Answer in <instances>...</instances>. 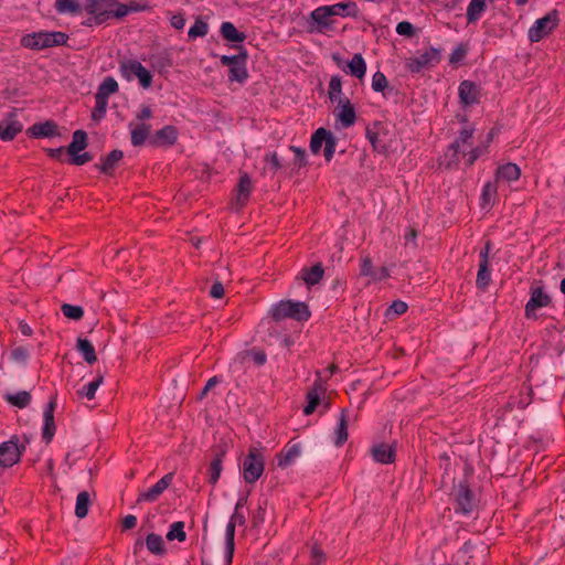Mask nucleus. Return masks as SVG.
Masks as SVG:
<instances>
[{"instance_id": "nucleus-8", "label": "nucleus", "mask_w": 565, "mask_h": 565, "mask_svg": "<svg viewBox=\"0 0 565 565\" xmlns=\"http://www.w3.org/2000/svg\"><path fill=\"white\" fill-rule=\"evenodd\" d=\"M26 447L20 444L17 435L0 444V469H8L17 465L23 456Z\"/></svg>"}, {"instance_id": "nucleus-3", "label": "nucleus", "mask_w": 565, "mask_h": 565, "mask_svg": "<svg viewBox=\"0 0 565 565\" xmlns=\"http://www.w3.org/2000/svg\"><path fill=\"white\" fill-rule=\"evenodd\" d=\"M89 143H68L67 147L44 148L46 154L58 162L83 166L93 160V154L84 151Z\"/></svg>"}, {"instance_id": "nucleus-31", "label": "nucleus", "mask_w": 565, "mask_h": 565, "mask_svg": "<svg viewBox=\"0 0 565 565\" xmlns=\"http://www.w3.org/2000/svg\"><path fill=\"white\" fill-rule=\"evenodd\" d=\"M235 527L236 525L228 521L225 529V562L232 565L235 550Z\"/></svg>"}, {"instance_id": "nucleus-43", "label": "nucleus", "mask_w": 565, "mask_h": 565, "mask_svg": "<svg viewBox=\"0 0 565 565\" xmlns=\"http://www.w3.org/2000/svg\"><path fill=\"white\" fill-rule=\"evenodd\" d=\"M486 7V0H471L466 14L468 22L473 23L478 21Z\"/></svg>"}, {"instance_id": "nucleus-45", "label": "nucleus", "mask_w": 565, "mask_h": 565, "mask_svg": "<svg viewBox=\"0 0 565 565\" xmlns=\"http://www.w3.org/2000/svg\"><path fill=\"white\" fill-rule=\"evenodd\" d=\"M248 77V72L246 68V60L241 58L236 65L230 68L228 78L232 82H244Z\"/></svg>"}, {"instance_id": "nucleus-52", "label": "nucleus", "mask_w": 565, "mask_h": 565, "mask_svg": "<svg viewBox=\"0 0 565 565\" xmlns=\"http://www.w3.org/2000/svg\"><path fill=\"white\" fill-rule=\"evenodd\" d=\"M156 136L160 141H175L178 130L174 126L169 125L160 129Z\"/></svg>"}, {"instance_id": "nucleus-59", "label": "nucleus", "mask_w": 565, "mask_h": 565, "mask_svg": "<svg viewBox=\"0 0 565 565\" xmlns=\"http://www.w3.org/2000/svg\"><path fill=\"white\" fill-rule=\"evenodd\" d=\"M266 162L269 164V169L274 172H277L285 167V162L279 158L277 152L267 154Z\"/></svg>"}, {"instance_id": "nucleus-48", "label": "nucleus", "mask_w": 565, "mask_h": 565, "mask_svg": "<svg viewBox=\"0 0 565 565\" xmlns=\"http://www.w3.org/2000/svg\"><path fill=\"white\" fill-rule=\"evenodd\" d=\"M131 127V141H146L150 135V126L145 122L130 125Z\"/></svg>"}, {"instance_id": "nucleus-32", "label": "nucleus", "mask_w": 565, "mask_h": 565, "mask_svg": "<svg viewBox=\"0 0 565 565\" xmlns=\"http://www.w3.org/2000/svg\"><path fill=\"white\" fill-rule=\"evenodd\" d=\"M76 349L86 363L92 365L97 361L95 348L88 339L79 337L76 342Z\"/></svg>"}, {"instance_id": "nucleus-25", "label": "nucleus", "mask_w": 565, "mask_h": 565, "mask_svg": "<svg viewBox=\"0 0 565 565\" xmlns=\"http://www.w3.org/2000/svg\"><path fill=\"white\" fill-rule=\"evenodd\" d=\"M521 177V169L516 163L507 162L504 164L498 166L494 173V181L497 183L503 182H514L518 181Z\"/></svg>"}, {"instance_id": "nucleus-34", "label": "nucleus", "mask_w": 565, "mask_h": 565, "mask_svg": "<svg viewBox=\"0 0 565 565\" xmlns=\"http://www.w3.org/2000/svg\"><path fill=\"white\" fill-rule=\"evenodd\" d=\"M388 125L386 122L376 121L366 129L369 141H380L390 138Z\"/></svg>"}, {"instance_id": "nucleus-28", "label": "nucleus", "mask_w": 565, "mask_h": 565, "mask_svg": "<svg viewBox=\"0 0 565 565\" xmlns=\"http://www.w3.org/2000/svg\"><path fill=\"white\" fill-rule=\"evenodd\" d=\"M23 126L13 116L8 117L0 121V139L12 140L19 132H21Z\"/></svg>"}, {"instance_id": "nucleus-39", "label": "nucleus", "mask_w": 565, "mask_h": 565, "mask_svg": "<svg viewBox=\"0 0 565 565\" xmlns=\"http://www.w3.org/2000/svg\"><path fill=\"white\" fill-rule=\"evenodd\" d=\"M104 382V374L100 372L97 373L96 377L84 385L81 390L77 391V395L82 397H86L87 399H93L95 397L96 391Z\"/></svg>"}, {"instance_id": "nucleus-14", "label": "nucleus", "mask_w": 565, "mask_h": 565, "mask_svg": "<svg viewBox=\"0 0 565 565\" xmlns=\"http://www.w3.org/2000/svg\"><path fill=\"white\" fill-rule=\"evenodd\" d=\"M29 138L41 139V138H60L65 139L68 137L67 129H61L58 125L53 120H46L44 122H38L31 126L26 130Z\"/></svg>"}, {"instance_id": "nucleus-16", "label": "nucleus", "mask_w": 565, "mask_h": 565, "mask_svg": "<svg viewBox=\"0 0 565 565\" xmlns=\"http://www.w3.org/2000/svg\"><path fill=\"white\" fill-rule=\"evenodd\" d=\"M460 552L467 555L466 565H483L489 555V546L484 542L473 543L468 540Z\"/></svg>"}, {"instance_id": "nucleus-9", "label": "nucleus", "mask_w": 565, "mask_h": 565, "mask_svg": "<svg viewBox=\"0 0 565 565\" xmlns=\"http://www.w3.org/2000/svg\"><path fill=\"white\" fill-rule=\"evenodd\" d=\"M119 71L127 81L138 78L143 88H149L152 84L151 73L136 60H124L119 64Z\"/></svg>"}, {"instance_id": "nucleus-51", "label": "nucleus", "mask_w": 565, "mask_h": 565, "mask_svg": "<svg viewBox=\"0 0 565 565\" xmlns=\"http://www.w3.org/2000/svg\"><path fill=\"white\" fill-rule=\"evenodd\" d=\"M207 31H209L207 24L203 20L196 19L194 24L190 28L188 35L190 39H196L199 36L206 35Z\"/></svg>"}, {"instance_id": "nucleus-24", "label": "nucleus", "mask_w": 565, "mask_h": 565, "mask_svg": "<svg viewBox=\"0 0 565 565\" xmlns=\"http://www.w3.org/2000/svg\"><path fill=\"white\" fill-rule=\"evenodd\" d=\"M301 455V446L299 443L289 441L287 445L276 455L277 466L286 468L291 465Z\"/></svg>"}, {"instance_id": "nucleus-13", "label": "nucleus", "mask_w": 565, "mask_h": 565, "mask_svg": "<svg viewBox=\"0 0 565 565\" xmlns=\"http://www.w3.org/2000/svg\"><path fill=\"white\" fill-rule=\"evenodd\" d=\"M253 182L247 172H242L235 188L232 192L231 204L235 211L243 210L250 198L253 192Z\"/></svg>"}, {"instance_id": "nucleus-2", "label": "nucleus", "mask_w": 565, "mask_h": 565, "mask_svg": "<svg viewBox=\"0 0 565 565\" xmlns=\"http://www.w3.org/2000/svg\"><path fill=\"white\" fill-rule=\"evenodd\" d=\"M137 3L131 1L129 4L119 3L118 0H87L86 11L94 15L95 22L102 24L109 18H124L129 12L139 11Z\"/></svg>"}, {"instance_id": "nucleus-63", "label": "nucleus", "mask_w": 565, "mask_h": 565, "mask_svg": "<svg viewBox=\"0 0 565 565\" xmlns=\"http://www.w3.org/2000/svg\"><path fill=\"white\" fill-rule=\"evenodd\" d=\"M255 365L263 366L267 362V354L264 350L253 349L248 352Z\"/></svg>"}, {"instance_id": "nucleus-61", "label": "nucleus", "mask_w": 565, "mask_h": 565, "mask_svg": "<svg viewBox=\"0 0 565 565\" xmlns=\"http://www.w3.org/2000/svg\"><path fill=\"white\" fill-rule=\"evenodd\" d=\"M95 102L96 104L94 110L92 111V117L96 120L105 115L108 102L102 98H95Z\"/></svg>"}, {"instance_id": "nucleus-10", "label": "nucleus", "mask_w": 565, "mask_h": 565, "mask_svg": "<svg viewBox=\"0 0 565 565\" xmlns=\"http://www.w3.org/2000/svg\"><path fill=\"white\" fill-rule=\"evenodd\" d=\"M228 444L226 441H220L215 445H213L210 449L211 451V462L207 468V482L212 484L213 487L216 486V483L220 480V477L223 471V462L224 458L226 457L228 452Z\"/></svg>"}, {"instance_id": "nucleus-18", "label": "nucleus", "mask_w": 565, "mask_h": 565, "mask_svg": "<svg viewBox=\"0 0 565 565\" xmlns=\"http://www.w3.org/2000/svg\"><path fill=\"white\" fill-rule=\"evenodd\" d=\"M335 15L331 6H322L315 9L311 12V20L313 22V26L311 31L323 33L327 30L332 28L333 21L332 17Z\"/></svg>"}, {"instance_id": "nucleus-44", "label": "nucleus", "mask_w": 565, "mask_h": 565, "mask_svg": "<svg viewBox=\"0 0 565 565\" xmlns=\"http://www.w3.org/2000/svg\"><path fill=\"white\" fill-rule=\"evenodd\" d=\"M268 501L265 499L259 501L257 509L252 513L250 523L253 529H260L265 523Z\"/></svg>"}, {"instance_id": "nucleus-37", "label": "nucleus", "mask_w": 565, "mask_h": 565, "mask_svg": "<svg viewBox=\"0 0 565 565\" xmlns=\"http://www.w3.org/2000/svg\"><path fill=\"white\" fill-rule=\"evenodd\" d=\"M92 505L90 494L88 491H82L77 494L75 503V515L78 519H84L88 514L89 507Z\"/></svg>"}, {"instance_id": "nucleus-35", "label": "nucleus", "mask_w": 565, "mask_h": 565, "mask_svg": "<svg viewBox=\"0 0 565 565\" xmlns=\"http://www.w3.org/2000/svg\"><path fill=\"white\" fill-rule=\"evenodd\" d=\"M220 32L228 42L241 43L246 39L245 33L239 32L232 22H223Z\"/></svg>"}, {"instance_id": "nucleus-62", "label": "nucleus", "mask_w": 565, "mask_h": 565, "mask_svg": "<svg viewBox=\"0 0 565 565\" xmlns=\"http://www.w3.org/2000/svg\"><path fill=\"white\" fill-rule=\"evenodd\" d=\"M310 141H333V138L331 131L321 127L312 134Z\"/></svg>"}, {"instance_id": "nucleus-29", "label": "nucleus", "mask_w": 565, "mask_h": 565, "mask_svg": "<svg viewBox=\"0 0 565 565\" xmlns=\"http://www.w3.org/2000/svg\"><path fill=\"white\" fill-rule=\"evenodd\" d=\"M301 279L308 287H312L320 282L324 275V268L321 263H317L311 267H303L300 271Z\"/></svg>"}, {"instance_id": "nucleus-5", "label": "nucleus", "mask_w": 565, "mask_h": 565, "mask_svg": "<svg viewBox=\"0 0 565 565\" xmlns=\"http://www.w3.org/2000/svg\"><path fill=\"white\" fill-rule=\"evenodd\" d=\"M67 34L64 32H33L20 39L22 47L33 51H41L47 47L64 45L67 42Z\"/></svg>"}, {"instance_id": "nucleus-30", "label": "nucleus", "mask_w": 565, "mask_h": 565, "mask_svg": "<svg viewBox=\"0 0 565 565\" xmlns=\"http://www.w3.org/2000/svg\"><path fill=\"white\" fill-rule=\"evenodd\" d=\"M498 195L497 182L488 181L483 184L480 195V207L482 210H489L493 206L494 200Z\"/></svg>"}, {"instance_id": "nucleus-6", "label": "nucleus", "mask_w": 565, "mask_h": 565, "mask_svg": "<svg viewBox=\"0 0 565 565\" xmlns=\"http://www.w3.org/2000/svg\"><path fill=\"white\" fill-rule=\"evenodd\" d=\"M265 456L260 448L250 446L242 463V477L246 483L254 484L264 473Z\"/></svg>"}, {"instance_id": "nucleus-64", "label": "nucleus", "mask_w": 565, "mask_h": 565, "mask_svg": "<svg viewBox=\"0 0 565 565\" xmlns=\"http://www.w3.org/2000/svg\"><path fill=\"white\" fill-rule=\"evenodd\" d=\"M396 32L399 34V35H405V36H413L415 34V30H414V26L412 23L407 22V21H402L397 24L396 26Z\"/></svg>"}, {"instance_id": "nucleus-23", "label": "nucleus", "mask_w": 565, "mask_h": 565, "mask_svg": "<svg viewBox=\"0 0 565 565\" xmlns=\"http://www.w3.org/2000/svg\"><path fill=\"white\" fill-rule=\"evenodd\" d=\"M375 462L382 465L393 463L396 459V448L385 443L375 444L370 450Z\"/></svg>"}, {"instance_id": "nucleus-33", "label": "nucleus", "mask_w": 565, "mask_h": 565, "mask_svg": "<svg viewBox=\"0 0 565 565\" xmlns=\"http://www.w3.org/2000/svg\"><path fill=\"white\" fill-rule=\"evenodd\" d=\"M2 397L7 403L20 409L29 406L32 399L31 394L28 391H19L14 394L6 393Z\"/></svg>"}, {"instance_id": "nucleus-17", "label": "nucleus", "mask_w": 565, "mask_h": 565, "mask_svg": "<svg viewBox=\"0 0 565 565\" xmlns=\"http://www.w3.org/2000/svg\"><path fill=\"white\" fill-rule=\"evenodd\" d=\"M124 160V151L114 149L107 154H103L99 158V162L95 163V168L106 177H114L116 169L120 166Z\"/></svg>"}, {"instance_id": "nucleus-20", "label": "nucleus", "mask_w": 565, "mask_h": 565, "mask_svg": "<svg viewBox=\"0 0 565 565\" xmlns=\"http://www.w3.org/2000/svg\"><path fill=\"white\" fill-rule=\"evenodd\" d=\"M551 297L542 287H535L531 290V297L525 305V317L527 319H536L535 311L540 308L550 306Z\"/></svg>"}, {"instance_id": "nucleus-53", "label": "nucleus", "mask_w": 565, "mask_h": 565, "mask_svg": "<svg viewBox=\"0 0 565 565\" xmlns=\"http://www.w3.org/2000/svg\"><path fill=\"white\" fill-rule=\"evenodd\" d=\"M408 309V305L403 300H394L392 305L386 310V317H390L392 313L396 317L404 315Z\"/></svg>"}, {"instance_id": "nucleus-56", "label": "nucleus", "mask_w": 565, "mask_h": 565, "mask_svg": "<svg viewBox=\"0 0 565 565\" xmlns=\"http://www.w3.org/2000/svg\"><path fill=\"white\" fill-rule=\"evenodd\" d=\"M55 8L58 12H76L78 3L75 0H56Z\"/></svg>"}, {"instance_id": "nucleus-22", "label": "nucleus", "mask_w": 565, "mask_h": 565, "mask_svg": "<svg viewBox=\"0 0 565 565\" xmlns=\"http://www.w3.org/2000/svg\"><path fill=\"white\" fill-rule=\"evenodd\" d=\"M439 60V51L431 47L420 55L409 58L407 62V67L412 73H419L423 68L438 63Z\"/></svg>"}, {"instance_id": "nucleus-36", "label": "nucleus", "mask_w": 565, "mask_h": 565, "mask_svg": "<svg viewBox=\"0 0 565 565\" xmlns=\"http://www.w3.org/2000/svg\"><path fill=\"white\" fill-rule=\"evenodd\" d=\"M119 89L118 83L111 76L106 77L102 84L98 86V89L95 94V98H102L108 102V97Z\"/></svg>"}, {"instance_id": "nucleus-15", "label": "nucleus", "mask_w": 565, "mask_h": 565, "mask_svg": "<svg viewBox=\"0 0 565 565\" xmlns=\"http://www.w3.org/2000/svg\"><path fill=\"white\" fill-rule=\"evenodd\" d=\"M316 375L317 377L312 386L306 394L307 404L303 407V414L306 416H309L316 412L321 402V396L324 395L327 391V382L322 380L320 371H317Z\"/></svg>"}, {"instance_id": "nucleus-11", "label": "nucleus", "mask_w": 565, "mask_h": 565, "mask_svg": "<svg viewBox=\"0 0 565 565\" xmlns=\"http://www.w3.org/2000/svg\"><path fill=\"white\" fill-rule=\"evenodd\" d=\"M492 242L488 239L479 252V269L477 273L476 287L487 291L491 284L490 254Z\"/></svg>"}, {"instance_id": "nucleus-12", "label": "nucleus", "mask_w": 565, "mask_h": 565, "mask_svg": "<svg viewBox=\"0 0 565 565\" xmlns=\"http://www.w3.org/2000/svg\"><path fill=\"white\" fill-rule=\"evenodd\" d=\"M559 23L557 10H552L545 17L535 21L534 25L529 30V39L535 43L547 36L557 28Z\"/></svg>"}, {"instance_id": "nucleus-1", "label": "nucleus", "mask_w": 565, "mask_h": 565, "mask_svg": "<svg viewBox=\"0 0 565 565\" xmlns=\"http://www.w3.org/2000/svg\"><path fill=\"white\" fill-rule=\"evenodd\" d=\"M472 143H449L444 154L438 159L439 168L446 170H457L461 162L465 161V166L470 168L473 163L487 152L486 148L480 146L471 148Z\"/></svg>"}, {"instance_id": "nucleus-46", "label": "nucleus", "mask_w": 565, "mask_h": 565, "mask_svg": "<svg viewBox=\"0 0 565 565\" xmlns=\"http://www.w3.org/2000/svg\"><path fill=\"white\" fill-rule=\"evenodd\" d=\"M168 541L178 540L179 542H184L186 540V533L184 531V522L177 521L170 525V529L166 535Z\"/></svg>"}, {"instance_id": "nucleus-19", "label": "nucleus", "mask_w": 565, "mask_h": 565, "mask_svg": "<svg viewBox=\"0 0 565 565\" xmlns=\"http://www.w3.org/2000/svg\"><path fill=\"white\" fill-rule=\"evenodd\" d=\"M174 478L173 472L164 475L159 481H157L148 490L139 493L137 502H154L159 497L170 487Z\"/></svg>"}, {"instance_id": "nucleus-40", "label": "nucleus", "mask_w": 565, "mask_h": 565, "mask_svg": "<svg viewBox=\"0 0 565 565\" xmlns=\"http://www.w3.org/2000/svg\"><path fill=\"white\" fill-rule=\"evenodd\" d=\"M355 110L354 107L351 105L349 99H345V102L342 104L341 109L338 114V119L341 121V124L344 127H349L354 124L355 121Z\"/></svg>"}, {"instance_id": "nucleus-26", "label": "nucleus", "mask_w": 565, "mask_h": 565, "mask_svg": "<svg viewBox=\"0 0 565 565\" xmlns=\"http://www.w3.org/2000/svg\"><path fill=\"white\" fill-rule=\"evenodd\" d=\"M349 411L347 408H342L337 427L334 429V439L333 443L337 447H342L348 438H349Z\"/></svg>"}, {"instance_id": "nucleus-49", "label": "nucleus", "mask_w": 565, "mask_h": 565, "mask_svg": "<svg viewBox=\"0 0 565 565\" xmlns=\"http://www.w3.org/2000/svg\"><path fill=\"white\" fill-rule=\"evenodd\" d=\"M328 94L331 102L339 100V103H342L340 99V95L342 94V81L340 76L334 75L331 77Z\"/></svg>"}, {"instance_id": "nucleus-58", "label": "nucleus", "mask_w": 565, "mask_h": 565, "mask_svg": "<svg viewBox=\"0 0 565 565\" xmlns=\"http://www.w3.org/2000/svg\"><path fill=\"white\" fill-rule=\"evenodd\" d=\"M375 269L373 267V262L370 256H365L360 260V274L362 276L373 277Z\"/></svg>"}, {"instance_id": "nucleus-42", "label": "nucleus", "mask_w": 565, "mask_h": 565, "mask_svg": "<svg viewBox=\"0 0 565 565\" xmlns=\"http://www.w3.org/2000/svg\"><path fill=\"white\" fill-rule=\"evenodd\" d=\"M146 545L152 554L163 555L166 553L164 542L159 534L149 533L146 537Z\"/></svg>"}, {"instance_id": "nucleus-54", "label": "nucleus", "mask_w": 565, "mask_h": 565, "mask_svg": "<svg viewBox=\"0 0 565 565\" xmlns=\"http://www.w3.org/2000/svg\"><path fill=\"white\" fill-rule=\"evenodd\" d=\"M241 58L247 60V52L241 47L239 53L233 56L222 55L220 61L230 68L241 62Z\"/></svg>"}, {"instance_id": "nucleus-47", "label": "nucleus", "mask_w": 565, "mask_h": 565, "mask_svg": "<svg viewBox=\"0 0 565 565\" xmlns=\"http://www.w3.org/2000/svg\"><path fill=\"white\" fill-rule=\"evenodd\" d=\"M327 563V554L319 542H313L310 548L309 565H324Z\"/></svg>"}, {"instance_id": "nucleus-41", "label": "nucleus", "mask_w": 565, "mask_h": 565, "mask_svg": "<svg viewBox=\"0 0 565 565\" xmlns=\"http://www.w3.org/2000/svg\"><path fill=\"white\" fill-rule=\"evenodd\" d=\"M331 8L335 15L356 18L359 14V8L353 1L339 2L331 6Z\"/></svg>"}, {"instance_id": "nucleus-7", "label": "nucleus", "mask_w": 565, "mask_h": 565, "mask_svg": "<svg viewBox=\"0 0 565 565\" xmlns=\"http://www.w3.org/2000/svg\"><path fill=\"white\" fill-rule=\"evenodd\" d=\"M455 512L461 515H470L478 507V500L468 484L462 480L455 489Z\"/></svg>"}, {"instance_id": "nucleus-55", "label": "nucleus", "mask_w": 565, "mask_h": 565, "mask_svg": "<svg viewBox=\"0 0 565 565\" xmlns=\"http://www.w3.org/2000/svg\"><path fill=\"white\" fill-rule=\"evenodd\" d=\"M289 150L295 153L294 164L297 169L307 166L306 151L300 147L289 146Z\"/></svg>"}, {"instance_id": "nucleus-4", "label": "nucleus", "mask_w": 565, "mask_h": 565, "mask_svg": "<svg viewBox=\"0 0 565 565\" xmlns=\"http://www.w3.org/2000/svg\"><path fill=\"white\" fill-rule=\"evenodd\" d=\"M269 315L276 322L287 318L294 319L298 322H306L311 317L309 306L302 301L280 300L273 305Z\"/></svg>"}, {"instance_id": "nucleus-38", "label": "nucleus", "mask_w": 565, "mask_h": 565, "mask_svg": "<svg viewBox=\"0 0 565 565\" xmlns=\"http://www.w3.org/2000/svg\"><path fill=\"white\" fill-rule=\"evenodd\" d=\"M347 66L349 68V73L359 79L363 78L366 73V64L360 53L354 54Z\"/></svg>"}, {"instance_id": "nucleus-57", "label": "nucleus", "mask_w": 565, "mask_h": 565, "mask_svg": "<svg viewBox=\"0 0 565 565\" xmlns=\"http://www.w3.org/2000/svg\"><path fill=\"white\" fill-rule=\"evenodd\" d=\"M388 85L386 76L382 72L374 73L372 77V88L375 92H383Z\"/></svg>"}, {"instance_id": "nucleus-27", "label": "nucleus", "mask_w": 565, "mask_h": 565, "mask_svg": "<svg viewBox=\"0 0 565 565\" xmlns=\"http://www.w3.org/2000/svg\"><path fill=\"white\" fill-rule=\"evenodd\" d=\"M479 88L470 81H463L459 85V98L465 105H473L479 103Z\"/></svg>"}, {"instance_id": "nucleus-50", "label": "nucleus", "mask_w": 565, "mask_h": 565, "mask_svg": "<svg viewBox=\"0 0 565 565\" xmlns=\"http://www.w3.org/2000/svg\"><path fill=\"white\" fill-rule=\"evenodd\" d=\"M63 315L72 320L78 321L84 317V309L81 306L63 303L61 306Z\"/></svg>"}, {"instance_id": "nucleus-60", "label": "nucleus", "mask_w": 565, "mask_h": 565, "mask_svg": "<svg viewBox=\"0 0 565 565\" xmlns=\"http://www.w3.org/2000/svg\"><path fill=\"white\" fill-rule=\"evenodd\" d=\"M29 358L30 353L25 347H17L11 351V359L17 362L25 363Z\"/></svg>"}, {"instance_id": "nucleus-21", "label": "nucleus", "mask_w": 565, "mask_h": 565, "mask_svg": "<svg viewBox=\"0 0 565 565\" xmlns=\"http://www.w3.org/2000/svg\"><path fill=\"white\" fill-rule=\"evenodd\" d=\"M55 407L56 396H52L43 412L42 438L45 441V444H50L53 440V437L56 431V425L54 420Z\"/></svg>"}]
</instances>
